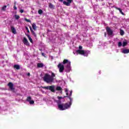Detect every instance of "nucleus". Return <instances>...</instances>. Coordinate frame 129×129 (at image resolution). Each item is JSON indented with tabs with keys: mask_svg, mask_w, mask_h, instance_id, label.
Instances as JSON below:
<instances>
[{
	"mask_svg": "<svg viewBox=\"0 0 129 129\" xmlns=\"http://www.w3.org/2000/svg\"><path fill=\"white\" fill-rule=\"evenodd\" d=\"M38 14L39 15H42L43 14V10L40 9L38 10Z\"/></svg>",
	"mask_w": 129,
	"mask_h": 129,
	"instance_id": "nucleus-29",
	"label": "nucleus"
},
{
	"mask_svg": "<svg viewBox=\"0 0 129 129\" xmlns=\"http://www.w3.org/2000/svg\"><path fill=\"white\" fill-rule=\"evenodd\" d=\"M60 3H63L64 6H67V7H70L71 3L73 2V0H67L66 1H64V0H58Z\"/></svg>",
	"mask_w": 129,
	"mask_h": 129,
	"instance_id": "nucleus-2",
	"label": "nucleus"
},
{
	"mask_svg": "<svg viewBox=\"0 0 129 129\" xmlns=\"http://www.w3.org/2000/svg\"><path fill=\"white\" fill-rule=\"evenodd\" d=\"M32 35L34 36L35 38L37 37V34H36V33H35V31H33V30L31 31Z\"/></svg>",
	"mask_w": 129,
	"mask_h": 129,
	"instance_id": "nucleus-23",
	"label": "nucleus"
},
{
	"mask_svg": "<svg viewBox=\"0 0 129 129\" xmlns=\"http://www.w3.org/2000/svg\"><path fill=\"white\" fill-rule=\"evenodd\" d=\"M20 13H21V14H23V13H24V10H20Z\"/></svg>",
	"mask_w": 129,
	"mask_h": 129,
	"instance_id": "nucleus-38",
	"label": "nucleus"
},
{
	"mask_svg": "<svg viewBox=\"0 0 129 129\" xmlns=\"http://www.w3.org/2000/svg\"><path fill=\"white\" fill-rule=\"evenodd\" d=\"M25 29L27 31V33H30V30H29L28 27H25Z\"/></svg>",
	"mask_w": 129,
	"mask_h": 129,
	"instance_id": "nucleus-34",
	"label": "nucleus"
},
{
	"mask_svg": "<svg viewBox=\"0 0 129 129\" xmlns=\"http://www.w3.org/2000/svg\"><path fill=\"white\" fill-rule=\"evenodd\" d=\"M27 37H28L30 42L31 43H33V39H32V38H31V36L29 34H26Z\"/></svg>",
	"mask_w": 129,
	"mask_h": 129,
	"instance_id": "nucleus-21",
	"label": "nucleus"
},
{
	"mask_svg": "<svg viewBox=\"0 0 129 129\" xmlns=\"http://www.w3.org/2000/svg\"><path fill=\"white\" fill-rule=\"evenodd\" d=\"M11 30L13 34L14 35H16L17 34V30H16V28L14 26H11Z\"/></svg>",
	"mask_w": 129,
	"mask_h": 129,
	"instance_id": "nucleus-11",
	"label": "nucleus"
},
{
	"mask_svg": "<svg viewBox=\"0 0 129 129\" xmlns=\"http://www.w3.org/2000/svg\"><path fill=\"white\" fill-rule=\"evenodd\" d=\"M37 66L38 68H43L44 67V63H38Z\"/></svg>",
	"mask_w": 129,
	"mask_h": 129,
	"instance_id": "nucleus-14",
	"label": "nucleus"
},
{
	"mask_svg": "<svg viewBox=\"0 0 129 129\" xmlns=\"http://www.w3.org/2000/svg\"><path fill=\"white\" fill-rule=\"evenodd\" d=\"M57 68L59 69V72H60V73H63L64 69V65L62 64L61 63H59L57 66Z\"/></svg>",
	"mask_w": 129,
	"mask_h": 129,
	"instance_id": "nucleus-5",
	"label": "nucleus"
},
{
	"mask_svg": "<svg viewBox=\"0 0 129 129\" xmlns=\"http://www.w3.org/2000/svg\"><path fill=\"white\" fill-rule=\"evenodd\" d=\"M31 99H32V98L31 97V96H29V97H27L26 100L28 101V102H30Z\"/></svg>",
	"mask_w": 129,
	"mask_h": 129,
	"instance_id": "nucleus-25",
	"label": "nucleus"
},
{
	"mask_svg": "<svg viewBox=\"0 0 129 129\" xmlns=\"http://www.w3.org/2000/svg\"><path fill=\"white\" fill-rule=\"evenodd\" d=\"M43 89H46L47 90H50L51 92H55V89L54 86H48L46 87H42Z\"/></svg>",
	"mask_w": 129,
	"mask_h": 129,
	"instance_id": "nucleus-3",
	"label": "nucleus"
},
{
	"mask_svg": "<svg viewBox=\"0 0 129 129\" xmlns=\"http://www.w3.org/2000/svg\"><path fill=\"white\" fill-rule=\"evenodd\" d=\"M48 5V7L50 9H54L55 8V6L53 5L52 3H49Z\"/></svg>",
	"mask_w": 129,
	"mask_h": 129,
	"instance_id": "nucleus-20",
	"label": "nucleus"
},
{
	"mask_svg": "<svg viewBox=\"0 0 129 129\" xmlns=\"http://www.w3.org/2000/svg\"><path fill=\"white\" fill-rule=\"evenodd\" d=\"M82 48H83L82 46H79V50H82Z\"/></svg>",
	"mask_w": 129,
	"mask_h": 129,
	"instance_id": "nucleus-35",
	"label": "nucleus"
},
{
	"mask_svg": "<svg viewBox=\"0 0 129 129\" xmlns=\"http://www.w3.org/2000/svg\"><path fill=\"white\" fill-rule=\"evenodd\" d=\"M21 2H24V0H21Z\"/></svg>",
	"mask_w": 129,
	"mask_h": 129,
	"instance_id": "nucleus-44",
	"label": "nucleus"
},
{
	"mask_svg": "<svg viewBox=\"0 0 129 129\" xmlns=\"http://www.w3.org/2000/svg\"><path fill=\"white\" fill-rule=\"evenodd\" d=\"M8 86H9L10 89H11L12 91H14V90H15V88H14V84H13V83L9 82L8 84Z\"/></svg>",
	"mask_w": 129,
	"mask_h": 129,
	"instance_id": "nucleus-7",
	"label": "nucleus"
},
{
	"mask_svg": "<svg viewBox=\"0 0 129 129\" xmlns=\"http://www.w3.org/2000/svg\"><path fill=\"white\" fill-rule=\"evenodd\" d=\"M120 34L121 36H123L124 35V31L122 30H120Z\"/></svg>",
	"mask_w": 129,
	"mask_h": 129,
	"instance_id": "nucleus-24",
	"label": "nucleus"
},
{
	"mask_svg": "<svg viewBox=\"0 0 129 129\" xmlns=\"http://www.w3.org/2000/svg\"><path fill=\"white\" fill-rule=\"evenodd\" d=\"M89 53H90V51L84 50V54H83V55L86 57H87L88 56V54H89Z\"/></svg>",
	"mask_w": 129,
	"mask_h": 129,
	"instance_id": "nucleus-18",
	"label": "nucleus"
},
{
	"mask_svg": "<svg viewBox=\"0 0 129 129\" xmlns=\"http://www.w3.org/2000/svg\"><path fill=\"white\" fill-rule=\"evenodd\" d=\"M23 43L25 45H26V46H29L30 45V43H29V41H28V39L26 37H24L23 38Z\"/></svg>",
	"mask_w": 129,
	"mask_h": 129,
	"instance_id": "nucleus-10",
	"label": "nucleus"
},
{
	"mask_svg": "<svg viewBox=\"0 0 129 129\" xmlns=\"http://www.w3.org/2000/svg\"><path fill=\"white\" fill-rule=\"evenodd\" d=\"M55 76V75L53 72L51 73V75H49V74H45L43 77V80L46 83H52L54 81Z\"/></svg>",
	"mask_w": 129,
	"mask_h": 129,
	"instance_id": "nucleus-1",
	"label": "nucleus"
},
{
	"mask_svg": "<svg viewBox=\"0 0 129 129\" xmlns=\"http://www.w3.org/2000/svg\"><path fill=\"white\" fill-rule=\"evenodd\" d=\"M29 28H30V31H31L33 30V29H32V27L29 26Z\"/></svg>",
	"mask_w": 129,
	"mask_h": 129,
	"instance_id": "nucleus-41",
	"label": "nucleus"
},
{
	"mask_svg": "<svg viewBox=\"0 0 129 129\" xmlns=\"http://www.w3.org/2000/svg\"><path fill=\"white\" fill-rule=\"evenodd\" d=\"M25 21H26V22H27V23H31V20H30L29 19H27L25 18Z\"/></svg>",
	"mask_w": 129,
	"mask_h": 129,
	"instance_id": "nucleus-33",
	"label": "nucleus"
},
{
	"mask_svg": "<svg viewBox=\"0 0 129 129\" xmlns=\"http://www.w3.org/2000/svg\"><path fill=\"white\" fill-rule=\"evenodd\" d=\"M106 31L107 33V34L108 35V36H111V35H112V34H113V31L108 26L106 27Z\"/></svg>",
	"mask_w": 129,
	"mask_h": 129,
	"instance_id": "nucleus-6",
	"label": "nucleus"
},
{
	"mask_svg": "<svg viewBox=\"0 0 129 129\" xmlns=\"http://www.w3.org/2000/svg\"><path fill=\"white\" fill-rule=\"evenodd\" d=\"M115 9L116 10H118V11H119V13H120L122 15V16H124V13H123V12H122V10H121V9L120 8L115 7Z\"/></svg>",
	"mask_w": 129,
	"mask_h": 129,
	"instance_id": "nucleus-15",
	"label": "nucleus"
},
{
	"mask_svg": "<svg viewBox=\"0 0 129 129\" xmlns=\"http://www.w3.org/2000/svg\"><path fill=\"white\" fill-rule=\"evenodd\" d=\"M41 55L42 56H43V57H45V54L43 52L41 53Z\"/></svg>",
	"mask_w": 129,
	"mask_h": 129,
	"instance_id": "nucleus-39",
	"label": "nucleus"
},
{
	"mask_svg": "<svg viewBox=\"0 0 129 129\" xmlns=\"http://www.w3.org/2000/svg\"><path fill=\"white\" fill-rule=\"evenodd\" d=\"M77 53H78V54H80V55H83L84 54V50H77L76 51Z\"/></svg>",
	"mask_w": 129,
	"mask_h": 129,
	"instance_id": "nucleus-12",
	"label": "nucleus"
},
{
	"mask_svg": "<svg viewBox=\"0 0 129 129\" xmlns=\"http://www.w3.org/2000/svg\"><path fill=\"white\" fill-rule=\"evenodd\" d=\"M30 104H34L35 103V101H34V100H31L29 102Z\"/></svg>",
	"mask_w": 129,
	"mask_h": 129,
	"instance_id": "nucleus-32",
	"label": "nucleus"
},
{
	"mask_svg": "<svg viewBox=\"0 0 129 129\" xmlns=\"http://www.w3.org/2000/svg\"><path fill=\"white\" fill-rule=\"evenodd\" d=\"M14 68L15 69H16L17 70H20V69H21V68L20 67V66L19 64L14 65Z\"/></svg>",
	"mask_w": 129,
	"mask_h": 129,
	"instance_id": "nucleus-16",
	"label": "nucleus"
},
{
	"mask_svg": "<svg viewBox=\"0 0 129 129\" xmlns=\"http://www.w3.org/2000/svg\"><path fill=\"white\" fill-rule=\"evenodd\" d=\"M58 107L59 110H65V108H64V103L58 104Z\"/></svg>",
	"mask_w": 129,
	"mask_h": 129,
	"instance_id": "nucleus-9",
	"label": "nucleus"
},
{
	"mask_svg": "<svg viewBox=\"0 0 129 129\" xmlns=\"http://www.w3.org/2000/svg\"><path fill=\"white\" fill-rule=\"evenodd\" d=\"M62 64H63V65L67 64L66 66V68H67V69H70V67L71 66V62L68 61V59H64L62 62Z\"/></svg>",
	"mask_w": 129,
	"mask_h": 129,
	"instance_id": "nucleus-4",
	"label": "nucleus"
},
{
	"mask_svg": "<svg viewBox=\"0 0 129 129\" xmlns=\"http://www.w3.org/2000/svg\"><path fill=\"white\" fill-rule=\"evenodd\" d=\"M14 10H17V7H16V5H15L14 6Z\"/></svg>",
	"mask_w": 129,
	"mask_h": 129,
	"instance_id": "nucleus-37",
	"label": "nucleus"
},
{
	"mask_svg": "<svg viewBox=\"0 0 129 129\" xmlns=\"http://www.w3.org/2000/svg\"><path fill=\"white\" fill-rule=\"evenodd\" d=\"M15 5H16V3H15Z\"/></svg>",
	"mask_w": 129,
	"mask_h": 129,
	"instance_id": "nucleus-45",
	"label": "nucleus"
},
{
	"mask_svg": "<svg viewBox=\"0 0 129 129\" xmlns=\"http://www.w3.org/2000/svg\"><path fill=\"white\" fill-rule=\"evenodd\" d=\"M32 28L34 30V31H36V30H37V26H36V24L33 23L32 25Z\"/></svg>",
	"mask_w": 129,
	"mask_h": 129,
	"instance_id": "nucleus-19",
	"label": "nucleus"
},
{
	"mask_svg": "<svg viewBox=\"0 0 129 129\" xmlns=\"http://www.w3.org/2000/svg\"><path fill=\"white\" fill-rule=\"evenodd\" d=\"M72 105L70 104L69 103H66L65 104H63V106L65 109H68V108H70Z\"/></svg>",
	"mask_w": 129,
	"mask_h": 129,
	"instance_id": "nucleus-8",
	"label": "nucleus"
},
{
	"mask_svg": "<svg viewBox=\"0 0 129 129\" xmlns=\"http://www.w3.org/2000/svg\"><path fill=\"white\" fill-rule=\"evenodd\" d=\"M104 36L106 37V32H104Z\"/></svg>",
	"mask_w": 129,
	"mask_h": 129,
	"instance_id": "nucleus-43",
	"label": "nucleus"
},
{
	"mask_svg": "<svg viewBox=\"0 0 129 129\" xmlns=\"http://www.w3.org/2000/svg\"><path fill=\"white\" fill-rule=\"evenodd\" d=\"M15 18L16 20H19V19H20V16L15 15Z\"/></svg>",
	"mask_w": 129,
	"mask_h": 129,
	"instance_id": "nucleus-30",
	"label": "nucleus"
},
{
	"mask_svg": "<svg viewBox=\"0 0 129 129\" xmlns=\"http://www.w3.org/2000/svg\"><path fill=\"white\" fill-rule=\"evenodd\" d=\"M71 95H72V91H71L70 92V97L71 96Z\"/></svg>",
	"mask_w": 129,
	"mask_h": 129,
	"instance_id": "nucleus-40",
	"label": "nucleus"
},
{
	"mask_svg": "<svg viewBox=\"0 0 129 129\" xmlns=\"http://www.w3.org/2000/svg\"><path fill=\"white\" fill-rule=\"evenodd\" d=\"M31 75V74H30V73H28L27 74V76H30Z\"/></svg>",
	"mask_w": 129,
	"mask_h": 129,
	"instance_id": "nucleus-42",
	"label": "nucleus"
},
{
	"mask_svg": "<svg viewBox=\"0 0 129 129\" xmlns=\"http://www.w3.org/2000/svg\"><path fill=\"white\" fill-rule=\"evenodd\" d=\"M118 47H121V46H122V43H121V42H119L118 43Z\"/></svg>",
	"mask_w": 129,
	"mask_h": 129,
	"instance_id": "nucleus-31",
	"label": "nucleus"
},
{
	"mask_svg": "<svg viewBox=\"0 0 129 129\" xmlns=\"http://www.w3.org/2000/svg\"><path fill=\"white\" fill-rule=\"evenodd\" d=\"M64 90H65V92H66V93L67 96H69V94L68 93V89H65Z\"/></svg>",
	"mask_w": 129,
	"mask_h": 129,
	"instance_id": "nucleus-28",
	"label": "nucleus"
},
{
	"mask_svg": "<svg viewBox=\"0 0 129 129\" xmlns=\"http://www.w3.org/2000/svg\"><path fill=\"white\" fill-rule=\"evenodd\" d=\"M122 53H123V54H127L129 53V49H123V50L122 51Z\"/></svg>",
	"mask_w": 129,
	"mask_h": 129,
	"instance_id": "nucleus-17",
	"label": "nucleus"
},
{
	"mask_svg": "<svg viewBox=\"0 0 129 129\" xmlns=\"http://www.w3.org/2000/svg\"><path fill=\"white\" fill-rule=\"evenodd\" d=\"M127 45V42L126 41H124L122 43V46L123 47H125Z\"/></svg>",
	"mask_w": 129,
	"mask_h": 129,
	"instance_id": "nucleus-27",
	"label": "nucleus"
},
{
	"mask_svg": "<svg viewBox=\"0 0 129 129\" xmlns=\"http://www.w3.org/2000/svg\"><path fill=\"white\" fill-rule=\"evenodd\" d=\"M56 90L57 91H62V88H61L60 86H57L56 88Z\"/></svg>",
	"mask_w": 129,
	"mask_h": 129,
	"instance_id": "nucleus-22",
	"label": "nucleus"
},
{
	"mask_svg": "<svg viewBox=\"0 0 129 129\" xmlns=\"http://www.w3.org/2000/svg\"><path fill=\"white\" fill-rule=\"evenodd\" d=\"M57 98H58V99H63V98L62 97L57 96Z\"/></svg>",
	"mask_w": 129,
	"mask_h": 129,
	"instance_id": "nucleus-36",
	"label": "nucleus"
},
{
	"mask_svg": "<svg viewBox=\"0 0 129 129\" xmlns=\"http://www.w3.org/2000/svg\"><path fill=\"white\" fill-rule=\"evenodd\" d=\"M6 9H7V5H5L2 7V11H4L5 12Z\"/></svg>",
	"mask_w": 129,
	"mask_h": 129,
	"instance_id": "nucleus-26",
	"label": "nucleus"
},
{
	"mask_svg": "<svg viewBox=\"0 0 129 129\" xmlns=\"http://www.w3.org/2000/svg\"><path fill=\"white\" fill-rule=\"evenodd\" d=\"M65 97H68V98H69L70 102H69V103L72 105V101L73 100V99L70 96H64L63 98H65Z\"/></svg>",
	"mask_w": 129,
	"mask_h": 129,
	"instance_id": "nucleus-13",
	"label": "nucleus"
}]
</instances>
